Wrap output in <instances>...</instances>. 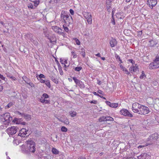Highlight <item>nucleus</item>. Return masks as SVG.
Segmentation results:
<instances>
[{
    "instance_id": "nucleus-41",
    "label": "nucleus",
    "mask_w": 159,
    "mask_h": 159,
    "mask_svg": "<svg viewBox=\"0 0 159 159\" xmlns=\"http://www.w3.org/2000/svg\"><path fill=\"white\" fill-rule=\"evenodd\" d=\"M112 14H113V13H112ZM112 19L111 20V23L113 25H115L116 24V23H115V22L114 19V18H113V16H112Z\"/></svg>"
},
{
    "instance_id": "nucleus-11",
    "label": "nucleus",
    "mask_w": 159,
    "mask_h": 159,
    "mask_svg": "<svg viewBox=\"0 0 159 159\" xmlns=\"http://www.w3.org/2000/svg\"><path fill=\"white\" fill-rule=\"evenodd\" d=\"M147 4L151 9H152L153 7L155 6L157 3V0H148Z\"/></svg>"
},
{
    "instance_id": "nucleus-62",
    "label": "nucleus",
    "mask_w": 159,
    "mask_h": 159,
    "mask_svg": "<svg viewBox=\"0 0 159 159\" xmlns=\"http://www.w3.org/2000/svg\"><path fill=\"white\" fill-rule=\"evenodd\" d=\"M93 93L95 95H97V96H99V95L98 94H97V93H96V92H94Z\"/></svg>"
},
{
    "instance_id": "nucleus-8",
    "label": "nucleus",
    "mask_w": 159,
    "mask_h": 159,
    "mask_svg": "<svg viewBox=\"0 0 159 159\" xmlns=\"http://www.w3.org/2000/svg\"><path fill=\"white\" fill-rule=\"evenodd\" d=\"M17 129L16 127H11L8 128L6 130V132L9 135H12L16 133Z\"/></svg>"
},
{
    "instance_id": "nucleus-4",
    "label": "nucleus",
    "mask_w": 159,
    "mask_h": 159,
    "mask_svg": "<svg viewBox=\"0 0 159 159\" xmlns=\"http://www.w3.org/2000/svg\"><path fill=\"white\" fill-rule=\"evenodd\" d=\"M158 138V134L154 133L151 135L148 139L147 143L149 145L151 144L156 141Z\"/></svg>"
},
{
    "instance_id": "nucleus-14",
    "label": "nucleus",
    "mask_w": 159,
    "mask_h": 159,
    "mask_svg": "<svg viewBox=\"0 0 159 159\" xmlns=\"http://www.w3.org/2000/svg\"><path fill=\"white\" fill-rule=\"evenodd\" d=\"M125 14L123 12H119L116 14V16L118 19H123L125 17Z\"/></svg>"
},
{
    "instance_id": "nucleus-56",
    "label": "nucleus",
    "mask_w": 159,
    "mask_h": 159,
    "mask_svg": "<svg viewBox=\"0 0 159 159\" xmlns=\"http://www.w3.org/2000/svg\"><path fill=\"white\" fill-rule=\"evenodd\" d=\"M124 71L125 72V74H128L129 75H131V74H130V73L129 72V71H128V70H127L126 69H125V70Z\"/></svg>"
},
{
    "instance_id": "nucleus-48",
    "label": "nucleus",
    "mask_w": 159,
    "mask_h": 159,
    "mask_svg": "<svg viewBox=\"0 0 159 159\" xmlns=\"http://www.w3.org/2000/svg\"><path fill=\"white\" fill-rule=\"evenodd\" d=\"M98 93H99V94H102L103 95V92L101 91V90H98Z\"/></svg>"
},
{
    "instance_id": "nucleus-9",
    "label": "nucleus",
    "mask_w": 159,
    "mask_h": 159,
    "mask_svg": "<svg viewBox=\"0 0 159 159\" xmlns=\"http://www.w3.org/2000/svg\"><path fill=\"white\" fill-rule=\"evenodd\" d=\"M120 113L121 114L125 116H127L129 117H133V115L129 113V112L125 109H122L120 111Z\"/></svg>"
},
{
    "instance_id": "nucleus-21",
    "label": "nucleus",
    "mask_w": 159,
    "mask_h": 159,
    "mask_svg": "<svg viewBox=\"0 0 159 159\" xmlns=\"http://www.w3.org/2000/svg\"><path fill=\"white\" fill-rule=\"evenodd\" d=\"M147 156V154L146 153H142L138 157L139 159H145Z\"/></svg>"
},
{
    "instance_id": "nucleus-17",
    "label": "nucleus",
    "mask_w": 159,
    "mask_h": 159,
    "mask_svg": "<svg viewBox=\"0 0 159 159\" xmlns=\"http://www.w3.org/2000/svg\"><path fill=\"white\" fill-rule=\"evenodd\" d=\"M18 114H19L21 115L22 116L24 117L25 118L27 119L28 120H30L31 119V116L28 114L24 113H21L19 112H18Z\"/></svg>"
},
{
    "instance_id": "nucleus-25",
    "label": "nucleus",
    "mask_w": 159,
    "mask_h": 159,
    "mask_svg": "<svg viewBox=\"0 0 159 159\" xmlns=\"http://www.w3.org/2000/svg\"><path fill=\"white\" fill-rule=\"evenodd\" d=\"M114 119L113 118L110 116H106V121H113Z\"/></svg>"
},
{
    "instance_id": "nucleus-40",
    "label": "nucleus",
    "mask_w": 159,
    "mask_h": 159,
    "mask_svg": "<svg viewBox=\"0 0 159 159\" xmlns=\"http://www.w3.org/2000/svg\"><path fill=\"white\" fill-rule=\"evenodd\" d=\"M43 96L44 98H49V96L47 93H45L43 94Z\"/></svg>"
},
{
    "instance_id": "nucleus-55",
    "label": "nucleus",
    "mask_w": 159,
    "mask_h": 159,
    "mask_svg": "<svg viewBox=\"0 0 159 159\" xmlns=\"http://www.w3.org/2000/svg\"><path fill=\"white\" fill-rule=\"evenodd\" d=\"M0 78L2 80H5V78L3 77V75L0 74Z\"/></svg>"
},
{
    "instance_id": "nucleus-1",
    "label": "nucleus",
    "mask_w": 159,
    "mask_h": 159,
    "mask_svg": "<svg viewBox=\"0 0 159 159\" xmlns=\"http://www.w3.org/2000/svg\"><path fill=\"white\" fill-rule=\"evenodd\" d=\"M26 148H25V145H23L22 147V150L23 151H26L28 152L34 153L35 151V143L31 139H29L26 142Z\"/></svg>"
},
{
    "instance_id": "nucleus-35",
    "label": "nucleus",
    "mask_w": 159,
    "mask_h": 159,
    "mask_svg": "<svg viewBox=\"0 0 159 159\" xmlns=\"http://www.w3.org/2000/svg\"><path fill=\"white\" fill-rule=\"evenodd\" d=\"M148 145H149V144H148V143H146V144H145L144 145L139 146L138 147V148L139 149L141 148H143V147H145L147 146H148Z\"/></svg>"
},
{
    "instance_id": "nucleus-12",
    "label": "nucleus",
    "mask_w": 159,
    "mask_h": 159,
    "mask_svg": "<svg viewBox=\"0 0 159 159\" xmlns=\"http://www.w3.org/2000/svg\"><path fill=\"white\" fill-rule=\"evenodd\" d=\"M159 67V63L154 62L151 63L149 66V68L150 69H154Z\"/></svg>"
},
{
    "instance_id": "nucleus-16",
    "label": "nucleus",
    "mask_w": 159,
    "mask_h": 159,
    "mask_svg": "<svg viewBox=\"0 0 159 159\" xmlns=\"http://www.w3.org/2000/svg\"><path fill=\"white\" fill-rule=\"evenodd\" d=\"M138 70V66H137L136 64H135V66H131L129 68V71L131 73L133 72H135L137 71Z\"/></svg>"
},
{
    "instance_id": "nucleus-15",
    "label": "nucleus",
    "mask_w": 159,
    "mask_h": 159,
    "mask_svg": "<svg viewBox=\"0 0 159 159\" xmlns=\"http://www.w3.org/2000/svg\"><path fill=\"white\" fill-rule=\"evenodd\" d=\"M110 44L111 47L113 48L117 45V42L116 39L112 38L111 40H110Z\"/></svg>"
},
{
    "instance_id": "nucleus-54",
    "label": "nucleus",
    "mask_w": 159,
    "mask_h": 159,
    "mask_svg": "<svg viewBox=\"0 0 159 159\" xmlns=\"http://www.w3.org/2000/svg\"><path fill=\"white\" fill-rule=\"evenodd\" d=\"M145 76V74L144 73H143V72H142V74H141V75H140V78L141 79H142L143 78V76Z\"/></svg>"
},
{
    "instance_id": "nucleus-45",
    "label": "nucleus",
    "mask_w": 159,
    "mask_h": 159,
    "mask_svg": "<svg viewBox=\"0 0 159 159\" xmlns=\"http://www.w3.org/2000/svg\"><path fill=\"white\" fill-rule=\"evenodd\" d=\"M69 11L71 15H73L74 14V11L72 9H70Z\"/></svg>"
},
{
    "instance_id": "nucleus-10",
    "label": "nucleus",
    "mask_w": 159,
    "mask_h": 159,
    "mask_svg": "<svg viewBox=\"0 0 159 159\" xmlns=\"http://www.w3.org/2000/svg\"><path fill=\"white\" fill-rule=\"evenodd\" d=\"M52 28L55 32L59 34H61L63 33L64 31L57 26H52Z\"/></svg>"
},
{
    "instance_id": "nucleus-19",
    "label": "nucleus",
    "mask_w": 159,
    "mask_h": 159,
    "mask_svg": "<svg viewBox=\"0 0 159 159\" xmlns=\"http://www.w3.org/2000/svg\"><path fill=\"white\" fill-rule=\"evenodd\" d=\"M39 101L42 103H45V104H48L49 103L50 100L43 99L42 97L39 100Z\"/></svg>"
},
{
    "instance_id": "nucleus-39",
    "label": "nucleus",
    "mask_w": 159,
    "mask_h": 159,
    "mask_svg": "<svg viewBox=\"0 0 159 159\" xmlns=\"http://www.w3.org/2000/svg\"><path fill=\"white\" fill-rule=\"evenodd\" d=\"M74 39L75 41L76 44L78 45H80V41L77 38H75Z\"/></svg>"
},
{
    "instance_id": "nucleus-43",
    "label": "nucleus",
    "mask_w": 159,
    "mask_h": 159,
    "mask_svg": "<svg viewBox=\"0 0 159 159\" xmlns=\"http://www.w3.org/2000/svg\"><path fill=\"white\" fill-rule=\"evenodd\" d=\"M39 79H42V78H44L45 76L43 74H40L39 75Z\"/></svg>"
},
{
    "instance_id": "nucleus-23",
    "label": "nucleus",
    "mask_w": 159,
    "mask_h": 159,
    "mask_svg": "<svg viewBox=\"0 0 159 159\" xmlns=\"http://www.w3.org/2000/svg\"><path fill=\"white\" fill-rule=\"evenodd\" d=\"M158 106V108L157 109H159V99H156V103L154 105V107L155 108H157V106Z\"/></svg>"
},
{
    "instance_id": "nucleus-6",
    "label": "nucleus",
    "mask_w": 159,
    "mask_h": 159,
    "mask_svg": "<svg viewBox=\"0 0 159 159\" xmlns=\"http://www.w3.org/2000/svg\"><path fill=\"white\" fill-rule=\"evenodd\" d=\"M140 108V111H139V114L145 115L148 114L149 112L148 108L144 105H141V107Z\"/></svg>"
},
{
    "instance_id": "nucleus-60",
    "label": "nucleus",
    "mask_w": 159,
    "mask_h": 159,
    "mask_svg": "<svg viewBox=\"0 0 159 159\" xmlns=\"http://www.w3.org/2000/svg\"><path fill=\"white\" fill-rule=\"evenodd\" d=\"M95 55H96V56H98L99 57H101V54L99 53H98L97 54H96Z\"/></svg>"
},
{
    "instance_id": "nucleus-3",
    "label": "nucleus",
    "mask_w": 159,
    "mask_h": 159,
    "mask_svg": "<svg viewBox=\"0 0 159 159\" xmlns=\"http://www.w3.org/2000/svg\"><path fill=\"white\" fill-rule=\"evenodd\" d=\"M61 17L67 25H69L72 22L73 19L71 16L66 14L64 11H62L61 14Z\"/></svg>"
},
{
    "instance_id": "nucleus-46",
    "label": "nucleus",
    "mask_w": 159,
    "mask_h": 159,
    "mask_svg": "<svg viewBox=\"0 0 159 159\" xmlns=\"http://www.w3.org/2000/svg\"><path fill=\"white\" fill-rule=\"evenodd\" d=\"M8 76L13 80H16V78L14 76H11L10 75Z\"/></svg>"
},
{
    "instance_id": "nucleus-52",
    "label": "nucleus",
    "mask_w": 159,
    "mask_h": 159,
    "mask_svg": "<svg viewBox=\"0 0 159 159\" xmlns=\"http://www.w3.org/2000/svg\"><path fill=\"white\" fill-rule=\"evenodd\" d=\"M40 81V82L41 83H45L46 81H45V80L42 79H39V80Z\"/></svg>"
},
{
    "instance_id": "nucleus-31",
    "label": "nucleus",
    "mask_w": 159,
    "mask_h": 159,
    "mask_svg": "<svg viewBox=\"0 0 159 159\" xmlns=\"http://www.w3.org/2000/svg\"><path fill=\"white\" fill-rule=\"evenodd\" d=\"M71 55L73 56V58H75L77 57V55L75 52L72 51L71 52Z\"/></svg>"
},
{
    "instance_id": "nucleus-53",
    "label": "nucleus",
    "mask_w": 159,
    "mask_h": 159,
    "mask_svg": "<svg viewBox=\"0 0 159 159\" xmlns=\"http://www.w3.org/2000/svg\"><path fill=\"white\" fill-rule=\"evenodd\" d=\"M112 2V0H107L106 4H109L110 3Z\"/></svg>"
},
{
    "instance_id": "nucleus-47",
    "label": "nucleus",
    "mask_w": 159,
    "mask_h": 159,
    "mask_svg": "<svg viewBox=\"0 0 159 159\" xmlns=\"http://www.w3.org/2000/svg\"><path fill=\"white\" fill-rule=\"evenodd\" d=\"M82 56L83 57H84L85 56V52H81Z\"/></svg>"
},
{
    "instance_id": "nucleus-13",
    "label": "nucleus",
    "mask_w": 159,
    "mask_h": 159,
    "mask_svg": "<svg viewBox=\"0 0 159 159\" xmlns=\"http://www.w3.org/2000/svg\"><path fill=\"white\" fill-rule=\"evenodd\" d=\"M28 131V130L25 128H22L20 131L18 135L21 137H25L27 134V132Z\"/></svg>"
},
{
    "instance_id": "nucleus-20",
    "label": "nucleus",
    "mask_w": 159,
    "mask_h": 159,
    "mask_svg": "<svg viewBox=\"0 0 159 159\" xmlns=\"http://www.w3.org/2000/svg\"><path fill=\"white\" fill-rule=\"evenodd\" d=\"M30 1L34 2V6L35 7H37L39 4L40 2L39 0H30Z\"/></svg>"
},
{
    "instance_id": "nucleus-30",
    "label": "nucleus",
    "mask_w": 159,
    "mask_h": 159,
    "mask_svg": "<svg viewBox=\"0 0 159 159\" xmlns=\"http://www.w3.org/2000/svg\"><path fill=\"white\" fill-rule=\"evenodd\" d=\"M45 84L49 88H50L51 87V85L50 81L49 80H46V81L45 83Z\"/></svg>"
},
{
    "instance_id": "nucleus-49",
    "label": "nucleus",
    "mask_w": 159,
    "mask_h": 159,
    "mask_svg": "<svg viewBox=\"0 0 159 159\" xmlns=\"http://www.w3.org/2000/svg\"><path fill=\"white\" fill-rule=\"evenodd\" d=\"M106 103L107 105L109 106L110 107H111V103L110 102H109L108 101H106Z\"/></svg>"
},
{
    "instance_id": "nucleus-28",
    "label": "nucleus",
    "mask_w": 159,
    "mask_h": 159,
    "mask_svg": "<svg viewBox=\"0 0 159 159\" xmlns=\"http://www.w3.org/2000/svg\"><path fill=\"white\" fill-rule=\"evenodd\" d=\"M51 80L54 82H55L56 84L58 83V81L57 79H56L53 76H52L51 77Z\"/></svg>"
},
{
    "instance_id": "nucleus-32",
    "label": "nucleus",
    "mask_w": 159,
    "mask_h": 159,
    "mask_svg": "<svg viewBox=\"0 0 159 159\" xmlns=\"http://www.w3.org/2000/svg\"><path fill=\"white\" fill-rule=\"evenodd\" d=\"M99 121L100 122L106 121V116H102L99 119Z\"/></svg>"
},
{
    "instance_id": "nucleus-63",
    "label": "nucleus",
    "mask_w": 159,
    "mask_h": 159,
    "mask_svg": "<svg viewBox=\"0 0 159 159\" xmlns=\"http://www.w3.org/2000/svg\"><path fill=\"white\" fill-rule=\"evenodd\" d=\"M111 7L110 6H109L108 7H107V11H110L109 10L110 9V8Z\"/></svg>"
},
{
    "instance_id": "nucleus-50",
    "label": "nucleus",
    "mask_w": 159,
    "mask_h": 159,
    "mask_svg": "<svg viewBox=\"0 0 159 159\" xmlns=\"http://www.w3.org/2000/svg\"><path fill=\"white\" fill-rule=\"evenodd\" d=\"M91 103H94V104H96L97 103V101L96 100H94L90 102Z\"/></svg>"
},
{
    "instance_id": "nucleus-61",
    "label": "nucleus",
    "mask_w": 159,
    "mask_h": 159,
    "mask_svg": "<svg viewBox=\"0 0 159 159\" xmlns=\"http://www.w3.org/2000/svg\"><path fill=\"white\" fill-rule=\"evenodd\" d=\"M99 97H101V98H103V99H106L105 98V97H103V96H100V95H99Z\"/></svg>"
},
{
    "instance_id": "nucleus-59",
    "label": "nucleus",
    "mask_w": 159,
    "mask_h": 159,
    "mask_svg": "<svg viewBox=\"0 0 159 159\" xmlns=\"http://www.w3.org/2000/svg\"><path fill=\"white\" fill-rule=\"evenodd\" d=\"M3 89V87L2 85H0V92L2 91V89Z\"/></svg>"
},
{
    "instance_id": "nucleus-44",
    "label": "nucleus",
    "mask_w": 159,
    "mask_h": 159,
    "mask_svg": "<svg viewBox=\"0 0 159 159\" xmlns=\"http://www.w3.org/2000/svg\"><path fill=\"white\" fill-rule=\"evenodd\" d=\"M13 105V103L11 102L9 103L7 105L6 107H7L8 108H9L11 107Z\"/></svg>"
},
{
    "instance_id": "nucleus-22",
    "label": "nucleus",
    "mask_w": 159,
    "mask_h": 159,
    "mask_svg": "<svg viewBox=\"0 0 159 159\" xmlns=\"http://www.w3.org/2000/svg\"><path fill=\"white\" fill-rule=\"evenodd\" d=\"M52 153L55 154H58L59 151L55 148H53L52 149Z\"/></svg>"
},
{
    "instance_id": "nucleus-33",
    "label": "nucleus",
    "mask_w": 159,
    "mask_h": 159,
    "mask_svg": "<svg viewBox=\"0 0 159 159\" xmlns=\"http://www.w3.org/2000/svg\"><path fill=\"white\" fill-rule=\"evenodd\" d=\"M61 130L62 132H66L67 131V129L65 126H62L61 128Z\"/></svg>"
},
{
    "instance_id": "nucleus-7",
    "label": "nucleus",
    "mask_w": 159,
    "mask_h": 159,
    "mask_svg": "<svg viewBox=\"0 0 159 159\" xmlns=\"http://www.w3.org/2000/svg\"><path fill=\"white\" fill-rule=\"evenodd\" d=\"M141 107V105L138 103L135 102L133 103L132 106L133 111L139 114V111H140Z\"/></svg>"
},
{
    "instance_id": "nucleus-5",
    "label": "nucleus",
    "mask_w": 159,
    "mask_h": 159,
    "mask_svg": "<svg viewBox=\"0 0 159 159\" xmlns=\"http://www.w3.org/2000/svg\"><path fill=\"white\" fill-rule=\"evenodd\" d=\"M83 15L85 19L87 20V21L89 24H92V16L91 13L89 12L83 11Z\"/></svg>"
},
{
    "instance_id": "nucleus-34",
    "label": "nucleus",
    "mask_w": 159,
    "mask_h": 159,
    "mask_svg": "<svg viewBox=\"0 0 159 159\" xmlns=\"http://www.w3.org/2000/svg\"><path fill=\"white\" fill-rule=\"evenodd\" d=\"M63 26L64 30L66 32H68L69 31V30L68 28L67 27H66V25H63Z\"/></svg>"
},
{
    "instance_id": "nucleus-42",
    "label": "nucleus",
    "mask_w": 159,
    "mask_h": 159,
    "mask_svg": "<svg viewBox=\"0 0 159 159\" xmlns=\"http://www.w3.org/2000/svg\"><path fill=\"white\" fill-rule=\"evenodd\" d=\"M115 57H116V58L117 59H118V60H119V61H120V63H122V61L120 59V57L118 55H117V54L116 55V56H115Z\"/></svg>"
},
{
    "instance_id": "nucleus-24",
    "label": "nucleus",
    "mask_w": 159,
    "mask_h": 159,
    "mask_svg": "<svg viewBox=\"0 0 159 159\" xmlns=\"http://www.w3.org/2000/svg\"><path fill=\"white\" fill-rule=\"evenodd\" d=\"M70 115L72 117L75 116L77 115V113L75 111H70L69 112Z\"/></svg>"
},
{
    "instance_id": "nucleus-36",
    "label": "nucleus",
    "mask_w": 159,
    "mask_h": 159,
    "mask_svg": "<svg viewBox=\"0 0 159 159\" xmlns=\"http://www.w3.org/2000/svg\"><path fill=\"white\" fill-rule=\"evenodd\" d=\"M82 69V67H77L75 68V70L77 71H79Z\"/></svg>"
},
{
    "instance_id": "nucleus-64",
    "label": "nucleus",
    "mask_w": 159,
    "mask_h": 159,
    "mask_svg": "<svg viewBox=\"0 0 159 159\" xmlns=\"http://www.w3.org/2000/svg\"><path fill=\"white\" fill-rule=\"evenodd\" d=\"M78 159H85V158L84 157H82L79 158Z\"/></svg>"
},
{
    "instance_id": "nucleus-38",
    "label": "nucleus",
    "mask_w": 159,
    "mask_h": 159,
    "mask_svg": "<svg viewBox=\"0 0 159 159\" xmlns=\"http://www.w3.org/2000/svg\"><path fill=\"white\" fill-rule=\"evenodd\" d=\"M159 61V57L158 56H156L155 57V59L154 61V62H157Z\"/></svg>"
},
{
    "instance_id": "nucleus-57",
    "label": "nucleus",
    "mask_w": 159,
    "mask_h": 159,
    "mask_svg": "<svg viewBox=\"0 0 159 159\" xmlns=\"http://www.w3.org/2000/svg\"><path fill=\"white\" fill-rule=\"evenodd\" d=\"M60 62L62 64H64V60L62 58H61L60 59Z\"/></svg>"
},
{
    "instance_id": "nucleus-27",
    "label": "nucleus",
    "mask_w": 159,
    "mask_h": 159,
    "mask_svg": "<svg viewBox=\"0 0 159 159\" xmlns=\"http://www.w3.org/2000/svg\"><path fill=\"white\" fill-rule=\"evenodd\" d=\"M28 8H31V9H34L36 7L34 6L32 3H30L28 5Z\"/></svg>"
},
{
    "instance_id": "nucleus-51",
    "label": "nucleus",
    "mask_w": 159,
    "mask_h": 159,
    "mask_svg": "<svg viewBox=\"0 0 159 159\" xmlns=\"http://www.w3.org/2000/svg\"><path fill=\"white\" fill-rule=\"evenodd\" d=\"M120 67L121 68V69L123 70V71H124L125 69V68L121 64H120Z\"/></svg>"
},
{
    "instance_id": "nucleus-58",
    "label": "nucleus",
    "mask_w": 159,
    "mask_h": 159,
    "mask_svg": "<svg viewBox=\"0 0 159 159\" xmlns=\"http://www.w3.org/2000/svg\"><path fill=\"white\" fill-rule=\"evenodd\" d=\"M128 61L129 62L132 63V64H134L135 63V62L132 59H129Z\"/></svg>"
},
{
    "instance_id": "nucleus-18",
    "label": "nucleus",
    "mask_w": 159,
    "mask_h": 159,
    "mask_svg": "<svg viewBox=\"0 0 159 159\" xmlns=\"http://www.w3.org/2000/svg\"><path fill=\"white\" fill-rule=\"evenodd\" d=\"M45 36L47 37L48 38L49 40L51 43H52L53 42H55L56 41V38H53L52 39L49 36L48 34L46 33L45 34Z\"/></svg>"
},
{
    "instance_id": "nucleus-26",
    "label": "nucleus",
    "mask_w": 159,
    "mask_h": 159,
    "mask_svg": "<svg viewBox=\"0 0 159 159\" xmlns=\"http://www.w3.org/2000/svg\"><path fill=\"white\" fill-rule=\"evenodd\" d=\"M73 80L76 83V84H80V81L79 80L76 79L75 77H73Z\"/></svg>"
},
{
    "instance_id": "nucleus-2",
    "label": "nucleus",
    "mask_w": 159,
    "mask_h": 159,
    "mask_svg": "<svg viewBox=\"0 0 159 159\" xmlns=\"http://www.w3.org/2000/svg\"><path fill=\"white\" fill-rule=\"evenodd\" d=\"M1 120L2 121L5 125L6 127L9 125L12 120V118L10 116V114L9 113H6L1 116Z\"/></svg>"
},
{
    "instance_id": "nucleus-29",
    "label": "nucleus",
    "mask_w": 159,
    "mask_h": 159,
    "mask_svg": "<svg viewBox=\"0 0 159 159\" xmlns=\"http://www.w3.org/2000/svg\"><path fill=\"white\" fill-rule=\"evenodd\" d=\"M118 106V104L117 103H111V107L116 108Z\"/></svg>"
},
{
    "instance_id": "nucleus-37",
    "label": "nucleus",
    "mask_w": 159,
    "mask_h": 159,
    "mask_svg": "<svg viewBox=\"0 0 159 159\" xmlns=\"http://www.w3.org/2000/svg\"><path fill=\"white\" fill-rule=\"evenodd\" d=\"M63 122L66 125H68L69 123V121L67 119L64 120H63Z\"/></svg>"
}]
</instances>
